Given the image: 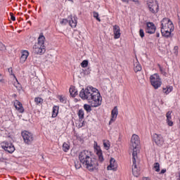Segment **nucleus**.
<instances>
[{
    "instance_id": "40",
    "label": "nucleus",
    "mask_w": 180,
    "mask_h": 180,
    "mask_svg": "<svg viewBox=\"0 0 180 180\" xmlns=\"http://www.w3.org/2000/svg\"><path fill=\"white\" fill-rule=\"evenodd\" d=\"M10 15H11V20H13V22H15L16 20V18L15 17V15H13V13H10Z\"/></svg>"
},
{
    "instance_id": "23",
    "label": "nucleus",
    "mask_w": 180,
    "mask_h": 180,
    "mask_svg": "<svg viewBox=\"0 0 180 180\" xmlns=\"http://www.w3.org/2000/svg\"><path fill=\"white\" fill-rule=\"evenodd\" d=\"M69 92L71 96H72L73 98H75V96H77V95H78V91H77V89H75V86H71L69 89Z\"/></svg>"
},
{
    "instance_id": "22",
    "label": "nucleus",
    "mask_w": 180,
    "mask_h": 180,
    "mask_svg": "<svg viewBox=\"0 0 180 180\" xmlns=\"http://www.w3.org/2000/svg\"><path fill=\"white\" fill-rule=\"evenodd\" d=\"M141 65H140V63H139L138 60L134 62V71L135 72H139V71H141Z\"/></svg>"
},
{
    "instance_id": "46",
    "label": "nucleus",
    "mask_w": 180,
    "mask_h": 180,
    "mask_svg": "<svg viewBox=\"0 0 180 180\" xmlns=\"http://www.w3.org/2000/svg\"><path fill=\"white\" fill-rule=\"evenodd\" d=\"M156 37H160V33L158 32L156 33Z\"/></svg>"
},
{
    "instance_id": "29",
    "label": "nucleus",
    "mask_w": 180,
    "mask_h": 180,
    "mask_svg": "<svg viewBox=\"0 0 180 180\" xmlns=\"http://www.w3.org/2000/svg\"><path fill=\"white\" fill-rule=\"evenodd\" d=\"M58 99H59L60 102L61 103H67V98H65V96H58Z\"/></svg>"
},
{
    "instance_id": "7",
    "label": "nucleus",
    "mask_w": 180,
    "mask_h": 180,
    "mask_svg": "<svg viewBox=\"0 0 180 180\" xmlns=\"http://www.w3.org/2000/svg\"><path fill=\"white\" fill-rule=\"evenodd\" d=\"M147 5L151 13H158L160 9V6H158V1L154 0H148L147 1Z\"/></svg>"
},
{
    "instance_id": "25",
    "label": "nucleus",
    "mask_w": 180,
    "mask_h": 180,
    "mask_svg": "<svg viewBox=\"0 0 180 180\" xmlns=\"http://www.w3.org/2000/svg\"><path fill=\"white\" fill-rule=\"evenodd\" d=\"M45 39H46V37H44V35H43V34H40L39 37H38V42L36 44L44 46Z\"/></svg>"
},
{
    "instance_id": "13",
    "label": "nucleus",
    "mask_w": 180,
    "mask_h": 180,
    "mask_svg": "<svg viewBox=\"0 0 180 180\" xmlns=\"http://www.w3.org/2000/svg\"><path fill=\"white\" fill-rule=\"evenodd\" d=\"M155 30H157V27H155L154 22H149L146 23V33H148L149 34H154V33H155Z\"/></svg>"
},
{
    "instance_id": "28",
    "label": "nucleus",
    "mask_w": 180,
    "mask_h": 180,
    "mask_svg": "<svg viewBox=\"0 0 180 180\" xmlns=\"http://www.w3.org/2000/svg\"><path fill=\"white\" fill-rule=\"evenodd\" d=\"M77 115L79 116V120L80 121H82V119H84V110L82 109L79 110Z\"/></svg>"
},
{
    "instance_id": "8",
    "label": "nucleus",
    "mask_w": 180,
    "mask_h": 180,
    "mask_svg": "<svg viewBox=\"0 0 180 180\" xmlns=\"http://www.w3.org/2000/svg\"><path fill=\"white\" fill-rule=\"evenodd\" d=\"M137 160V155H136V153H132V174L134 176H139L140 175V169L137 167V165L136 164V161Z\"/></svg>"
},
{
    "instance_id": "30",
    "label": "nucleus",
    "mask_w": 180,
    "mask_h": 180,
    "mask_svg": "<svg viewBox=\"0 0 180 180\" xmlns=\"http://www.w3.org/2000/svg\"><path fill=\"white\" fill-rule=\"evenodd\" d=\"M34 102H35L36 105H41V103H43V98H41L40 97H36L34 98Z\"/></svg>"
},
{
    "instance_id": "31",
    "label": "nucleus",
    "mask_w": 180,
    "mask_h": 180,
    "mask_svg": "<svg viewBox=\"0 0 180 180\" xmlns=\"http://www.w3.org/2000/svg\"><path fill=\"white\" fill-rule=\"evenodd\" d=\"M63 151H65V153H67V151H68V150H70V145H68V143H64L63 144Z\"/></svg>"
},
{
    "instance_id": "27",
    "label": "nucleus",
    "mask_w": 180,
    "mask_h": 180,
    "mask_svg": "<svg viewBox=\"0 0 180 180\" xmlns=\"http://www.w3.org/2000/svg\"><path fill=\"white\" fill-rule=\"evenodd\" d=\"M103 143L104 148L105 150H109V148H110V142H109V141L103 140Z\"/></svg>"
},
{
    "instance_id": "11",
    "label": "nucleus",
    "mask_w": 180,
    "mask_h": 180,
    "mask_svg": "<svg viewBox=\"0 0 180 180\" xmlns=\"http://www.w3.org/2000/svg\"><path fill=\"white\" fill-rule=\"evenodd\" d=\"M94 151L98 157L99 162H103V161H105V158H103V154L102 153L101 146H98V143L96 141L94 142Z\"/></svg>"
},
{
    "instance_id": "12",
    "label": "nucleus",
    "mask_w": 180,
    "mask_h": 180,
    "mask_svg": "<svg viewBox=\"0 0 180 180\" xmlns=\"http://www.w3.org/2000/svg\"><path fill=\"white\" fill-rule=\"evenodd\" d=\"M1 147L5 151H7L10 154H12V153L15 151V146L11 143L3 142L1 143Z\"/></svg>"
},
{
    "instance_id": "43",
    "label": "nucleus",
    "mask_w": 180,
    "mask_h": 180,
    "mask_svg": "<svg viewBox=\"0 0 180 180\" xmlns=\"http://www.w3.org/2000/svg\"><path fill=\"white\" fill-rule=\"evenodd\" d=\"M165 172H167V169H162L160 171V174H165Z\"/></svg>"
},
{
    "instance_id": "33",
    "label": "nucleus",
    "mask_w": 180,
    "mask_h": 180,
    "mask_svg": "<svg viewBox=\"0 0 180 180\" xmlns=\"http://www.w3.org/2000/svg\"><path fill=\"white\" fill-rule=\"evenodd\" d=\"M84 110H86L87 112H89L92 110V108L91 107V105H88V104H84Z\"/></svg>"
},
{
    "instance_id": "37",
    "label": "nucleus",
    "mask_w": 180,
    "mask_h": 180,
    "mask_svg": "<svg viewBox=\"0 0 180 180\" xmlns=\"http://www.w3.org/2000/svg\"><path fill=\"white\" fill-rule=\"evenodd\" d=\"M69 22V20H67V19H63L61 21H60V25H65L67 23Z\"/></svg>"
},
{
    "instance_id": "21",
    "label": "nucleus",
    "mask_w": 180,
    "mask_h": 180,
    "mask_svg": "<svg viewBox=\"0 0 180 180\" xmlns=\"http://www.w3.org/2000/svg\"><path fill=\"white\" fill-rule=\"evenodd\" d=\"M172 113V112L171 111H168L166 114V117H167V123L168 124V126H174V122H172V117L171 115V114Z\"/></svg>"
},
{
    "instance_id": "5",
    "label": "nucleus",
    "mask_w": 180,
    "mask_h": 180,
    "mask_svg": "<svg viewBox=\"0 0 180 180\" xmlns=\"http://www.w3.org/2000/svg\"><path fill=\"white\" fill-rule=\"evenodd\" d=\"M131 150H133L132 154H136L137 155V153H139V144H140V138L136 135L133 134L131 139Z\"/></svg>"
},
{
    "instance_id": "39",
    "label": "nucleus",
    "mask_w": 180,
    "mask_h": 180,
    "mask_svg": "<svg viewBox=\"0 0 180 180\" xmlns=\"http://www.w3.org/2000/svg\"><path fill=\"white\" fill-rule=\"evenodd\" d=\"M178 49H179L178 46H174V49H173V53H174L176 56L178 55Z\"/></svg>"
},
{
    "instance_id": "6",
    "label": "nucleus",
    "mask_w": 180,
    "mask_h": 180,
    "mask_svg": "<svg viewBox=\"0 0 180 180\" xmlns=\"http://www.w3.org/2000/svg\"><path fill=\"white\" fill-rule=\"evenodd\" d=\"M21 136L23 139L24 143L25 144H27V146H30V144H32V143H33V141L34 140V136H33V134L27 131H22Z\"/></svg>"
},
{
    "instance_id": "10",
    "label": "nucleus",
    "mask_w": 180,
    "mask_h": 180,
    "mask_svg": "<svg viewBox=\"0 0 180 180\" xmlns=\"http://www.w3.org/2000/svg\"><path fill=\"white\" fill-rule=\"evenodd\" d=\"M33 51L35 54H44L46 53V46L39 44H35L33 46Z\"/></svg>"
},
{
    "instance_id": "41",
    "label": "nucleus",
    "mask_w": 180,
    "mask_h": 180,
    "mask_svg": "<svg viewBox=\"0 0 180 180\" xmlns=\"http://www.w3.org/2000/svg\"><path fill=\"white\" fill-rule=\"evenodd\" d=\"M75 167L76 169H79L81 168V164H79L78 162L75 163Z\"/></svg>"
},
{
    "instance_id": "36",
    "label": "nucleus",
    "mask_w": 180,
    "mask_h": 180,
    "mask_svg": "<svg viewBox=\"0 0 180 180\" xmlns=\"http://www.w3.org/2000/svg\"><path fill=\"white\" fill-rule=\"evenodd\" d=\"M0 50H1V51H4V50H6V47L1 41H0Z\"/></svg>"
},
{
    "instance_id": "35",
    "label": "nucleus",
    "mask_w": 180,
    "mask_h": 180,
    "mask_svg": "<svg viewBox=\"0 0 180 180\" xmlns=\"http://www.w3.org/2000/svg\"><path fill=\"white\" fill-rule=\"evenodd\" d=\"M154 169L156 172H160V163L156 162L154 164Z\"/></svg>"
},
{
    "instance_id": "32",
    "label": "nucleus",
    "mask_w": 180,
    "mask_h": 180,
    "mask_svg": "<svg viewBox=\"0 0 180 180\" xmlns=\"http://www.w3.org/2000/svg\"><path fill=\"white\" fill-rule=\"evenodd\" d=\"M89 63V62L88 61V60H84L81 63V67H82V68H86Z\"/></svg>"
},
{
    "instance_id": "45",
    "label": "nucleus",
    "mask_w": 180,
    "mask_h": 180,
    "mask_svg": "<svg viewBox=\"0 0 180 180\" xmlns=\"http://www.w3.org/2000/svg\"><path fill=\"white\" fill-rule=\"evenodd\" d=\"M143 180H151V179L148 177H143Z\"/></svg>"
},
{
    "instance_id": "38",
    "label": "nucleus",
    "mask_w": 180,
    "mask_h": 180,
    "mask_svg": "<svg viewBox=\"0 0 180 180\" xmlns=\"http://www.w3.org/2000/svg\"><path fill=\"white\" fill-rule=\"evenodd\" d=\"M139 36H141V39H143V37H144V30L141 29L139 30Z\"/></svg>"
},
{
    "instance_id": "9",
    "label": "nucleus",
    "mask_w": 180,
    "mask_h": 180,
    "mask_svg": "<svg viewBox=\"0 0 180 180\" xmlns=\"http://www.w3.org/2000/svg\"><path fill=\"white\" fill-rule=\"evenodd\" d=\"M153 139L156 146H158L159 147L164 146V137L161 135V134H153Z\"/></svg>"
},
{
    "instance_id": "2",
    "label": "nucleus",
    "mask_w": 180,
    "mask_h": 180,
    "mask_svg": "<svg viewBox=\"0 0 180 180\" xmlns=\"http://www.w3.org/2000/svg\"><path fill=\"white\" fill-rule=\"evenodd\" d=\"M92 154L91 151L89 150H83L79 154V160L83 165H85L86 168L89 169V171H94L99 166V163H98V160L95 158H91Z\"/></svg>"
},
{
    "instance_id": "34",
    "label": "nucleus",
    "mask_w": 180,
    "mask_h": 180,
    "mask_svg": "<svg viewBox=\"0 0 180 180\" xmlns=\"http://www.w3.org/2000/svg\"><path fill=\"white\" fill-rule=\"evenodd\" d=\"M93 16L98 20V22H101V18H99V13H98L96 11H93Z\"/></svg>"
},
{
    "instance_id": "20",
    "label": "nucleus",
    "mask_w": 180,
    "mask_h": 180,
    "mask_svg": "<svg viewBox=\"0 0 180 180\" xmlns=\"http://www.w3.org/2000/svg\"><path fill=\"white\" fill-rule=\"evenodd\" d=\"M69 19V25L72 27H77V18L75 16L70 15L68 17Z\"/></svg>"
},
{
    "instance_id": "3",
    "label": "nucleus",
    "mask_w": 180,
    "mask_h": 180,
    "mask_svg": "<svg viewBox=\"0 0 180 180\" xmlns=\"http://www.w3.org/2000/svg\"><path fill=\"white\" fill-rule=\"evenodd\" d=\"M174 32V24L169 18H163L161 21V33L165 37H169Z\"/></svg>"
},
{
    "instance_id": "16",
    "label": "nucleus",
    "mask_w": 180,
    "mask_h": 180,
    "mask_svg": "<svg viewBox=\"0 0 180 180\" xmlns=\"http://www.w3.org/2000/svg\"><path fill=\"white\" fill-rule=\"evenodd\" d=\"M112 30L114 34V39H120V36L122 35V33H120V27H119L117 25H115L112 26Z\"/></svg>"
},
{
    "instance_id": "48",
    "label": "nucleus",
    "mask_w": 180,
    "mask_h": 180,
    "mask_svg": "<svg viewBox=\"0 0 180 180\" xmlns=\"http://www.w3.org/2000/svg\"><path fill=\"white\" fill-rule=\"evenodd\" d=\"M2 79V75L0 74V81Z\"/></svg>"
},
{
    "instance_id": "19",
    "label": "nucleus",
    "mask_w": 180,
    "mask_h": 180,
    "mask_svg": "<svg viewBox=\"0 0 180 180\" xmlns=\"http://www.w3.org/2000/svg\"><path fill=\"white\" fill-rule=\"evenodd\" d=\"M14 106L15 109L18 110L19 113H23V112H25V108H23V105L19 101L16 100L14 102Z\"/></svg>"
},
{
    "instance_id": "18",
    "label": "nucleus",
    "mask_w": 180,
    "mask_h": 180,
    "mask_svg": "<svg viewBox=\"0 0 180 180\" xmlns=\"http://www.w3.org/2000/svg\"><path fill=\"white\" fill-rule=\"evenodd\" d=\"M8 72L10 75H13V77L15 78L17 83L14 84L15 88L18 89V91H20L22 89V86L20 84H19V82L18 81V79L16 78V76H15V74H13V70H12V68H8Z\"/></svg>"
},
{
    "instance_id": "17",
    "label": "nucleus",
    "mask_w": 180,
    "mask_h": 180,
    "mask_svg": "<svg viewBox=\"0 0 180 180\" xmlns=\"http://www.w3.org/2000/svg\"><path fill=\"white\" fill-rule=\"evenodd\" d=\"M27 57H29V51L24 50L21 52V57L20 58V63L21 64H24V63H26V60H27Z\"/></svg>"
},
{
    "instance_id": "1",
    "label": "nucleus",
    "mask_w": 180,
    "mask_h": 180,
    "mask_svg": "<svg viewBox=\"0 0 180 180\" xmlns=\"http://www.w3.org/2000/svg\"><path fill=\"white\" fill-rule=\"evenodd\" d=\"M79 96L84 101H88L92 108H98L102 105V96H101L99 90L93 86H87L85 89H82Z\"/></svg>"
},
{
    "instance_id": "47",
    "label": "nucleus",
    "mask_w": 180,
    "mask_h": 180,
    "mask_svg": "<svg viewBox=\"0 0 180 180\" xmlns=\"http://www.w3.org/2000/svg\"><path fill=\"white\" fill-rule=\"evenodd\" d=\"M122 2H127V1H129V0H122Z\"/></svg>"
},
{
    "instance_id": "26",
    "label": "nucleus",
    "mask_w": 180,
    "mask_h": 180,
    "mask_svg": "<svg viewBox=\"0 0 180 180\" xmlns=\"http://www.w3.org/2000/svg\"><path fill=\"white\" fill-rule=\"evenodd\" d=\"M58 109L59 107L57 105L53 107L52 117H57V115H58Z\"/></svg>"
},
{
    "instance_id": "44",
    "label": "nucleus",
    "mask_w": 180,
    "mask_h": 180,
    "mask_svg": "<svg viewBox=\"0 0 180 180\" xmlns=\"http://www.w3.org/2000/svg\"><path fill=\"white\" fill-rule=\"evenodd\" d=\"M158 67L159 68L160 72H162V67H161V65L158 64Z\"/></svg>"
},
{
    "instance_id": "14",
    "label": "nucleus",
    "mask_w": 180,
    "mask_h": 180,
    "mask_svg": "<svg viewBox=\"0 0 180 180\" xmlns=\"http://www.w3.org/2000/svg\"><path fill=\"white\" fill-rule=\"evenodd\" d=\"M108 171H117V163L115 158H111L110 160V165L107 167Z\"/></svg>"
},
{
    "instance_id": "42",
    "label": "nucleus",
    "mask_w": 180,
    "mask_h": 180,
    "mask_svg": "<svg viewBox=\"0 0 180 180\" xmlns=\"http://www.w3.org/2000/svg\"><path fill=\"white\" fill-rule=\"evenodd\" d=\"M79 122H80V123L79 124V127H83L84 122V121H81L80 120H79Z\"/></svg>"
},
{
    "instance_id": "4",
    "label": "nucleus",
    "mask_w": 180,
    "mask_h": 180,
    "mask_svg": "<svg viewBox=\"0 0 180 180\" xmlns=\"http://www.w3.org/2000/svg\"><path fill=\"white\" fill-rule=\"evenodd\" d=\"M150 82L155 89H158L161 85H162V82L161 81V78L160 75L157 73L152 75L150 77Z\"/></svg>"
},
{
    "instance_id": "24",
    "label": "nucleus",
    "mask_w": 180,
    "mask_h": 180,
    "mask_svg": "<svg viewBox=\"0 0 180 180\" xmlns=\"http://www.w3.org/2000/svg\"><path fill=\"white\" fill-rule=\"evenodd\" d=\"M172 89H174V88L172 86H167L166 87L162 88V92L166 95H168V94L172 92Z\"/></svg>"
},
{
    "instance_id": "15",
    "label": "nucleus",
    "mask_w": 180,
    "mask_h": 180,
    "mask_svg": "<svg viewBox=\"0 0 180 180\" xmlns=\"http://www.w3.org/2000/svg\"><path fill=\"white\" fill-rule=\"evenodd\" d=\"M117 115H119V110H117V106H115L111 111V119L109 122V124H112V123L117 119Z\"/></svg>"
}]
</instances>
